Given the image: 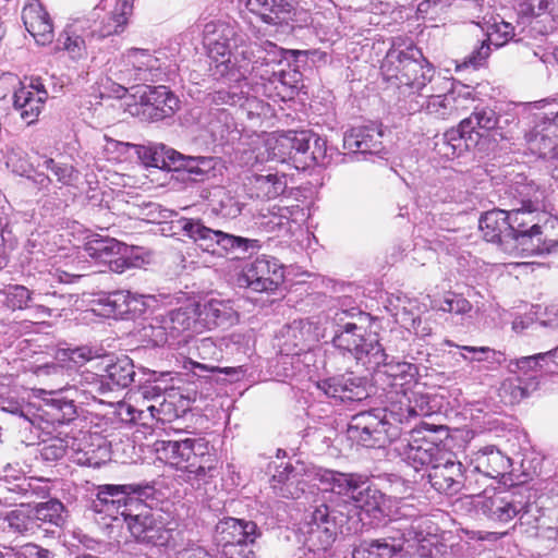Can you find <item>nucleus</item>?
Wrapping results in <instances>:
<instances>
[{
    "mask_svg": "<svg viewBox=\"0 0 558 558\" xmlns=\"http://www.w3.org/2000/svg\"><path fill=\"white\" fill-rule=\"evenodd\" d=\"M376 374V380L386 385L387 392H415L417 386L418 368L415 364L404 361H390L387 359L376 369H371Z\"/></svg>",
    "mask_w": 558,
    "mask_h": 558,
    "instance_id": "393cba45",
    "label": "nucleus"
},
{
    "mask_svg": "<svg viewBox=\"0 0 558 558\" xmlns=\"http://www.w3.org/2000/svg\"><path fill=\"white\" fill-rule=\"evenodd\" d=\"M550 360V352L537 353L529 356L509 360L507 369L518 376H534L542 368V362Z\"/></svg>",
    "mask_w": 558,
    "mask_h": 558,
    "instance_id": "3c124183",
    "label": "nucleus"
},
{
    "mask_svg": "<svg viewBox=\"0 0 558 558\" xmlns=\"http://www.w3.org/2000/svg\"><path fill=\"white\" fill-rule=\"evenodd\" d=\"M521 240L522 254L526 256L549 254L558 251V218L549 214L531 217Z\"/></svg>",
    "mask_w": 558,
    "mask_h": 558,
    "instance_id": "a211bd4d",
    "label": "nucleus"
},
{
    "mask_svg": "<svg viewBox=\"0 0 558 558\" xmlns=\"http://www.w3.org/2000/svg\"><path fill=\"white\" fill-rule=\"evenodd\" d=\"M128 529L136 543L148 548L173 549L180 532L177 524L160 511H154L145 501L140 510L126 519Z\"/></svg>",
    "mask_w": 558,
    "mask_h": 558,
    "instance_id": "39448f33",
    "label": "nucleus"
},
{
    "mask_svg": "<svg viewBox=\"0 0 558 558\" xmlns=\"http://www.w3.org/2000/svg\"><path fill=\"white\" fill-rule=\"evenodd\" d=\"M438 310L448 313L464 315L472 310L471 303L461 295L452 294L445 298L438 305Z\"/></svg>",
    "mask_w": 558,
    "mask_h": 558,
    "instance_id": "774afa93",
    "label": "nucleus"
},
{
    "mask_svg": "<svg viewBox=\"0 0 558 558\" xmlns=\"http://www.w3.org/2000/svg\"><path fill=\"white\" fill-rule=\"evenodd\" d=\"M155 451L160 459L184 472V480L193 485L206 484L217 476L218 460L204 438L159 440L155 442Z\"/></svg>",
    "mask_w": 558,
    "mask_h": 558,
    "instance_id": "7ed1b4c3",
    "label": "nucleus"
},
{
    "mask_svg": "<svg viewBox=\"0 0 558 558\" xmlns=\"http://www.w3.org/2000/svg\"><path fill=\"white\" fill-rule=\"evenodd\" d=\"M475 143L476 137L472 136L469 129L462 128V122H460L458 128L448 130L436 140L435 150L446 159H453L460 157Z\"/></svg>",
    "mask_w": 558,
    "mask_h": 558,
    "instance_id": "79ce46f5",
    "label": "nucleus"
},
{
    "mask_svg": "<svg viewBox=\"0 0 558 558\" xmlns=\"http://www.w3.org/2000/svg\"><path fill=\"white\" fill-rule=\"evenodd\" d=\"M32 295L33 292L24 286H9L0 291V302L11 311L25 310L29 307L28 303L32 301Z\"/></svg>",
    "mask_w": 558,
    "mask_h": 558,
    "instance_id": "4d7b16f0",
    "label": "nucleus"
},
{
    "mask_svg": "<svg viewBox=\"0 0 558 558\" xmlns=\"http://www.w3.org/2000/svg\"><path fill=\"white\" fill-rule=\"evenodd\" d=\"M214 26H204L203 41L211 60L210 72L215 78H227L230 82L243 81L248 73V63H239L232 41H217Z\"/></svg>",
    "mask_w": 558,
    "mask_h": 558,
    "instance_id": "dca6fc26",
    "label": "nucleus"
},
{
    "mask_svg": "<svg viewBox=\"0 0 558 558\" xmlns=\"http://www.w3.org/2000/svg\"><path fill=\"white\" fill-rule=\"evenodd\" d=\"M397 511L400 518L391 522L390 530L397 531L398 534L378 539L362 541L354 546L352 558H392L403 549L404 542H410L415 533L412 523L404 524L402 519L409 521L417 518L418 513L413 506L405 502H402Z\"/></svg>",
    "mask_w": 558,
    "mask_h": 558,
    "instance_id": "9d476101",
    "label": "nucleus"
},
{
    "mask_svg": "<svg viewBox=\"0 0 558 558\" xmlns=\"http://www.w3.org/2000/svg\"><path fill=\"white\" fill-rule=\"evenodd\" d=\"M22 19L27 32L39 45H47L53 39L52 21L38 0L26 4L22 12Z\"/></svg>",
    "mask_w": 558,
    "mask_h": 558,
    "instance_id": "4c0bfd02",
    "label": "nucleus"
},
{
    "mask_svg": "<svg viewBox=\"0 0 558 558\" xmlns=\"http://www.w3.org/2000/svg\"><path fill=\"white\" fill-rule=\"evenodd\" d=\"M7 532L28 535L36 530L32 514L22 510H12L7 513Z\"/></svg>",
    "mask_w": 558,
    "mask_h": 558,
    "instance_id": "680f3d73",
    "label": "nucleus"
},
{
    "mask_svg": "<svg viewBox=\"0 0 558 558\" xmlns=\"http://www.w3.org/2000/svg\"><path fill=\"white\" fill-rule=\"evenodd\" d=\"M1 410L8 413L19 415L32 425H36L34 416L35 404L20 401L13 398H4L0 402Z\"/></svg>",
    "mask_w": 558,
    "mask_h": 558,
    "instance_id": "0e129e2a",
    "label": "nucleus"
},
{
    "mask_svg": "<svg viewBox=\"0 0 558 558\" xmlns=\"http://www.w3.org/2000/svg\"><path fill=\"white\" fill-rule=\"evenodd\" d=\"M315 477L328 489L351 497L357 507L375 509L379 507L383 495L376 488L367 485L368 477L360 473H343L329 469H317Z\"/></svg>",
    "mask_w": 558,
    "mask_h": 558,
    "instance_id": "f8f14e48",
    "label": "nucleus"
},
{
    "mask_svg": "<svg viewBox=\"0 0 558 558\" xmlns=\"http://www.w3.org/2000/svg\"><path fill=\"white\" fill-rule=\"evenodd\" d=\"M316 387L328 398L338 399L342 402L361 401L367 396L362 379L352 374L320 380L316 384Z\"/></svg>",
    "mask_w": 558,
    "mask_h": 558,
    "instance_id": "c9c22d12",
    "label": "nucleus"
},
{
    "mask_svg": "<svg viewBox=\"0 0 558 558\" xmlns=\"http://www.w3.org/2000/svg\"><path fill=\"white\" fill-rule=\"evenodd\" d=\"M105 372L106 374L101 376L87 373L84 377L87 386L83 391L88 392V396L93 399L96 398V395H105L114 389L126 388L134 381V364L126 355L117 357L114 361L110 360L106 364Z\"/></svg>",
    "mask_w": 558,
    "mask_h": 558,
    "instance_id": "6ab92c4d",
    "label": "nucleus"
},
{
    "mask_svg": "<svg viewBox=\"0 0 558 558\" xmlns=\"http://www.w3.org/2000/svg\"><path fill=\"white\" fill-rule=\"evenodd\" d=\"M312 338L311 325L302 319L286 325L276 337L275 347L284 356L296 357L300 361L303 354L304 361L312 359L313 354L307 350V343Z\"/></svg>",
    "mask_w": 558,
    "mask_h": 558,
    "instance_id": "cd10ccee",
    "label": "nucleus"
},
{
    "mask_svg": "<svg viewBox=\"0 0 558 558\" xmlns=\"http://www.w3.org/2000/svg\"><path fill=\"white\" fill-rule=\"evenodd\" d=\"M218 81L220 78H217ZM229 84L228 88H220L207 95V99L210 105L215 106H239V102L244 97L243 89L247 87L246 74L243 81L230 82L227 78H221Z\"/></svg>",
    "mask_w": 558,
    "mask_h": 558,
    "instance_id": "09e8293b",
    "label": "nucleus"
},
{
    "mask_svg": "<svg viewBox=\"0 0 558 558\" xmlns=\"http://www.w3.org/2000/svg\"><path fill=\"white\" fill-rule=\"evenodd\" d=\"M523 211L493 209L480 218V230L487 242L497 243L505 252L522 254L521 240L531 220L524 219Z\"/></svg>",
    "mask_w": 558,
    "mask_h": 558,
    "instance_id": "1a4fd4ad",
    "label": "nucleus"
},
{
    "mask_svg": "<svg viewBox=\"0 0 558 558\" xmlns=\"http://www.w3.org/2000/svg\"><path fill=\"white\" fill-rule=\"evenodd\" d=\"M210 202L213 211L223 218L233 219L242 211V204L223 189L217 190Z\"/></svg>",
    "mask_w": 558,
    "mask_h": 558,
    "instance_id": "6e6d98bb",
    "label": "nucleus"
},
{
    "mask_svg": "<svg viewBox=\"0 0 558 558\" xmlns=\"http://www.w3.org/2000/svg\"><path fill=\"white\" fill-rule=\"evenodd\" d=\"M154 495V488L149 485L125 484L100 485L97 488L96 497L92 500L90 508L97 513L117 520L119 515L129 519L134 511L140 510L142 501Z\"/></svg>",
    "mask_w": 558,
    "mask_h": 558,
    "instance_id": "423d86ee",
    "label": "nucleus"
},
{
    "mask_svg": "<svg viewBox=\"0 0 558 558\" xmlns=\"http://www.w3.org/2000/svg\"><path fill=\"white\" fill-rule=\"evenodd\" d=\"M426 477L430 486L441 494L456 495L462 489L471 490V483L463 472L462 463L452 460L447 451L430 466Z\"/></svg>",
    "mask_w": 558,
    "mask_h": 558,
    "instance_id": "5701e85b",
    "label": "nucleus"
},
{
    "mask_svg": "<svg viewBox=\"0 0 558 558\" xmlns=\"http://www.w3.org/2000/svg\"><path fill=\"white\" fill-rule=\"evenodd\" d=\"M389 405L380 409L387 413V420L403 423L412 417L425 416L430 413L428 400L420 392H387Z\"/></svg>",
    "mask_w": 558,
    "mask_h": 558,
    "instance_id": "c756f323",
    "label": "nucleus"
},
{
    "mask_svg": "<svg viewBox=\"0 0 558 558\" xmlns=\"http://www.w3.org/2000/svg\"><path fill=\"white\" fill-rule=\"evenodd\" d=\"M462 351L471 354H482L483 357H468L462 353L465 361L488 362L490 364L501 365L507 362L506 354L501 351H496L489 347H472V345H457Z\"/></svg>",
    "mask_w": 558,
    "mask_h": 558,
    "instance_id": "e2e57ef3",
    "label": "nucleus"
},
{
    "mask_svg": "<svg viewBox=\"0 0 558 558\" xmlns=\"http://www.w3.org/2000/svg\"><path fill=\"white\" fill-rule=\"evenodd\" d=\"M133 1L134 0H117L113 11L105 16L98 24L96 23V19L99 17V12L95 9L90 14L94 24L88 27L89 32L86 36L105 38L123 32L133 12Z\"/></svg>",
    "mask_w": 558,
    "mask_h": 558,
    "instance_id": "f704fd0d",
    "label": "nucleus"
},
{
    "mask_svg": "<svg viewBox=\"0 0 558 558\" xmlns=\"http://www.w3.org/2000/svg\"><path fill=\"white\" fill-rule=\"evenodd\" d=\"M125 250L126 247L123 243L113 238L102 236L100 234H92L87 236L83 245V251L86 255L100 262L113 263L117 266V270L119 268V263H124V260L122 257H118L116 259L112 258L114 256L122 255V251Z\"/></svg>",
    "mask_w": 558,
    "mask_h": 558,
    "instance_id": "37998d69",
    "label": "nucleus"
},
{
    "mask_svg": "<svg viewBox=\"0 0 558 558\" xmlns=\"http://www.w3.org/2000/svg\"><path fill=\"white\" fill-rule=\"evenodd\" d=\"M183 412L184 410H181L175 405L171 395H169L168 398L165 397L158 405L147 404L145 409H137L129 403H123L119 407V414L122 420L138 423L144 426H148L149 421L155 418L162 423L171 422L172 420L180 417Z\"/></svg>",
    "mask_w": 558,
    "mask_h": 558,
    "instance_id": "7c9ffc66",
    "label": "nucleus"
},
{
    "mask_svg": "<svg viewBox=\"0 0 558 558\" xmlns=\"http://www.w3.org/2000/svg\"><path fill=\"white\" fill-rule=\"evenodd\" d=\"M393 451L415 471L424 470L425 474L441 459L446 450L434 441L425 438H399L395 441Z\"/></svg>",
    "mask_w": 558,
    "mask_h": 558,
    "instance_id": "412c9836",
    "label": "nucleus"
},
{
    "mask_svg": "<svg viewBox=\"0 0 558 558\" xmlns=\"http://www.w3.org/2000/svg\"><path fill=\"white\" fill-rule=\"evenodd\" d=\"M259 536L257 525L253 521L226 518L216 526V544L228 555V548L253 544Z\"/></svg>",
    "mask_w": 558,
    "mask_h": 558,
    "instance_id": "c85d7f7f",
    "label": "nucleus"
},
{
    "mask_svg": "<svg viewBox=\"0 0 558 558\" xmlns=\"http://www.w3.org/2000/svg\"><path fill=\"white\" fill-rule=\"evenodd\" d=\"M372 317L352 307L335 312L328 324L332 345L365 369H376L387 359L378 335L369 330Z\"/></svg>",
    "mask_w": 558,
    "mask_h": 558,
    "instance_id": "f03ea898",
    "label": "nucleus"
},
{
    "mask_svg": "<svg viewBox=\"0 0 558 558\" xmlns=\"http://www.w3.org/2000/svg\"><path fill=\"white\" fill-rule=\"evenodd\" d=\"M380 71L387 88L398 90L404 98H422L411 104L410 110L424 111L437 120L459 117L475 99L471 86L437 74L422 51L412 45L390 48Z\"/></svg>",
    "mask_w": 558,
    "mask_h": 558,
    "instance_id": "f257e3e1",
    "label": "nucleus"
},
{
    "mask_svg": "<svg viewBox=\"0 0 558 558\" xmlns=\"http://www.w3.org/2000/svg\"><path fill=\"white\" fill-rule=\"evenodd\" d=\"M92 436L80 432L78 436L57 435L39 442V454L43 460L53 462L68 456L80 465L95 466L98 464L95 450L89 444Z\"/></svg>",
    "mask_w": 558,
    "mask_h": 558,
    "instance_id": "2eb2a0df",
    "label": "nucleus"
},
{
    "mask_svg": "<svg viewBox=\"0 0 558 558\" xmlns=\"http://www.w3.org/2000/svg\"><path fill=\"white\" fill-rule=\"evenodd\" d=\"M162 322L161 315L155 317L148 326L143 328V336L155 347L173 345L175 340L170 336L169 329Z\"/></svg>",
    "mask_w": 558,
    "mask_h": 558,
    "instance_id": "bf43d9fd",
    "label": "nucleus"
},
{
    "mask_svg": "<svg viewBox=\"0 0 558 558\" xmlns=\"http://www.w3.org/2000/svg\"><path fill=\"white\" fill-rule=\"evenodd\" d=\"M398 434L399 428L387 420V413L380 409L356 413L347 428L348 438L366 448L385 447Z\"/></svg>",
    "mask_w": 558,
    "mask_h": 558,
    "instance_id": "9b49d317",
    "label": "nucleus"
},
{
    "mask_svg": "<svg viewBox=\"0 0 558 558\" xmlns=\"http://www.w3.org/2000/svg\"><path fill=\"white\" fill-rule=\"evenodd\" d=\"M461 122L462 128L469 129L472 136L477 140L480 133L476 129L484 131L493 130L497 125L498 117L490 108H476L469 118L463 119Z\"/></svg>",
    "mask_w": 558,
    "mask_h": 558,
    "instance_id": "864d4df0",
    "label": "nucleus"
},
{
    "mask_svg": "<svg viewBox=\"0 0 558 558\" xmlns=\"http://www.w3.org/2000/svg\"><path fill=\"white\" fill-rule=\"evenodd\" d=\"M312 138L313 132L311 131H290L287 134L282 135L277 142L279 143L280 146L289 147L296 154L306 155L311 149Z\"/></svg>",
    "mask_w": 558,
    "mask_h": 558,
    "instance_id": "052dcab7",
    "label": "nucleus"
},
{
    "mask_svg": "<svg viewBox=\"0 0 558 558\" xmlns=\"http://www.w3.org/2000/svg\"><path fill=\"white\" fill-rule=\"evenodd\" d=\"M490 54V44L487 40H483L470 54H468L463 61L457 64V70L462 68L477 69L482 66L486 59Z\"/></svg>",
    "mask_w": 558,
    "mask_h": 558,
    "instance_id": "338daca9",
    "label": "nucleus"
},
{
    "mask_svg": "<svg viewBox=\"0 0 558 558\" xmlns=\"http://www.w3.org/2000/svg\"><path fill=\"white\" fill-rule=\"evenodd\" d=\"M205 26H214L215 29L211 31L217 41H232L235 53H241L242 59L248 58L247 53L250 51L244 45L243 35L238 33L236 26L221 21H213L205 24Z\"/></svg>",
    "mask_w": 558,
    "mask_h": 558,
    "instance_id": "8fccbe9b",
    "label": "nucleus"
},
{
    "mask_svg": "<svg viewBox=\"0 0 558 558\" xmlns=\"http://www.w3.org/2000/svg\"><path fill=\"white\" fill-rule=\"evenodd\" d=\"M161 316L162 323L166 324V328L169 329V333L174 340L186 332H201L195 304L172 310Z\"/></svg>",
    "mask_w": 558,
    "mask_h": 558,
    "instance_id": "c03bdc74",
    "label": "nucleus"
},
{
    "mask_svg": "<svg viewBox=\"0 0 558 558\" xmlns=\"http://www.w3.org/2000/svg\"><path fill=\"white\" fill-rule=\"evenodd\" d=\"M101 303L106 307V314L108 316L121 317L129 314L141 312L144 303L141 296L132 294L130 291H114L107 294L101 299Z\"/></svg>",
    "mask_w": 558,
    "mask_h": 558,
    "instance_id": "a18cd8bd",
    "label": "nucleus"
},
{
    "mask_svg": "<svg viewBox=\"0 0 558 558\" xmlns=\"http://www.w3.org/2000/svg\"><path fill=\"white\" fill-rule=\"evenodd\" d=\"M178 97L163 85L146 86L141 96L143 116L150 121H160L172 117L179 109Z\"/></svg>",
    "mask_w": 558,
    "mask_h": 558,
    "instance_id": "2f4dec72",
    "label": "nucleus"
},
{
    "mask_svg": "<svg viewBox=\"0 0 558 558\" xmlns=\"http://www.w3.org/2000/svg\"><path fill=\"white\" fill-rule=\"evenodd\" d=\"M476 507L492 520L509 522L520 513L529 512V502L519 499L514 493L485 489L477 495Z\"/></svg>",
    "mask_w": 558,
    "mask_h": 558,
    "instance_id": "4be33fe9",
    "label": "nucleus"
},
{
    "mask_svg": "<svg viewBox=\"0 0 558 558\" xmlns=\"http://www.w3.org/2000/svg\"><path fill=\"white\" fill-rule=\"evenodd\" d=\"M105 149L108 153L118 154V158L126 155L130 149H134L136 155L146 165L157 168L167 166V159L172 163H175L178 159L183 158L181 154L163 144H151L144 146L108 138L106 140Z\"/></svg>",
    "mask_w": 558,
    "mask_h": 558,
    "instance_id": "bb28decb",
    "label": "nucleus"
},
{
    "mask_svg": "<svg viewBox=\"0 0 558 558\" xmlns=\"http://www.w3.org/2000/svg\"><path fill=\"white\" fill-rule=\"evenodd\" d=\"M173 228L189 236L206 250L220 246L226 253L238 258L256 253L260 247L258 240L233 235L206 227L199 219L180 217L172 221Z\"/></svg>",
    "mask_w": 558,
    "mask_h": 558,
    "instance_id": "6e6552de",
    "label": "nucleus"
},
{
    "mask_svg": "<svg viewBox=\"0 0 558 558\" xmlns=\"http://www.w3.org/2000/svg\"><path fill=\"white\" fill-rule=\"evenodd\" d=\"M48 98V93L39 77L31 78L29 83H22L21 87L14 92L13 104L20 111L21 118L32 124L38 118Z\"/></svg>",
    "mask_w": 558,
    "mask_h": 558,
    "instance_id": "473e14b6",
    "label": "nucleus"
},
{
    "mask_svg": "<svg viewBox=\"0 0 558 558\" xmlns=\"http://www.w3.org/2000/svg\"><path fill=\"white\" fill-rule=\"evenodd\" d=\"M83 29V22H77L73 25L72 31H64L58 38V47L66 50L73 59L82 58L86 53L85 37L77 34Z\"/></svg>",
    "mask_w": 558,
    "mask_h": 558,
    "instance_id": "603ef678",
    "label": "nucleus"
},
{
    "mask_svg": "<svg viewBox=\"0 0 558 558\" xmlns=\"http://www.w3.org/2000/svg\"><path fill=\"white\" fill-rule=\"evenodd\" d=\"M307 546L313 551H325L335 542L337 535V517L335 511L322 504L311 512L307 521Z\"/></svg>",
    "mask_w": 558,
    "mask_h": 558,
    "instance_id": "a878e982",
    "label": "nucleus"
},
{
    "mask_svg": "<svg viewBox=\"0 0 558 558\" xmlns=\"http://www.w3.org/2000/svg\"><path fill=\"white\" fill-rule=\"evenodd\" d=\"M101 356L100 350L86 345L61 349L57 352V359L62 363H72L73 366H83L88 361Z\"/></svg>",
    "mask_w": 558,
    "mask_h": 558,
    "instance_id": "13d9d810",
    "label": "nucleus"
},
{
    "mask_svg": "<svg viewBox=\"0 0 558 558\" xmlns=\"http://www.w3.org/2000/svg\"><path fill=\"white\" fill-rule=\"evenodd\" d=\"M197 318L203 329H211L223 325H232L238 319L236 311L230 301L210 299L204 303H196Z\"/></svg>",
    "mask_w": 558,
    "mask_h": 558,
    "instance_id": "e433bc0d",
    "label": "nucleus"
},
{
    "mask_svg": "<svg viewBox=\"0 0 558 558\" xmlns=\"http://www.w3.org/2000/svg\"><path fill=\"white\" fill-rule=\"evenodd\" d=\"M63 512L64 507L62 502L57 499H50L46 502L38 504L32 511L35 527H41L45 523H49L54 526L62 525L64 522Z\"/></svg>",
    "mask_w": 558,
    "mask_h": 558,
    "instance_id": "de8ad7c7",
    "label": "nucleus"
},
{
    "mask_svg": "<svg viewBox=\"0 0 558 558\" xmlns=\"http://www.w3.org/2000/svg\"><path fill=\"white\" fill-rule=\"evenodd\" d=\"M248 49L247 59H243L244 63H251L248 72H256L260 80L264 82L263 85L267 88V85L280 84L283 88L289 85L288 78L291 76L289 72L279 68L283 61L289 58L298 59L300 56H307L314 53L310 50H293L283 49L278 47L276 44L265 40L260 45L246 46ZM278 88V86H276Z\"/></svg>",
    "mask_w": 558,
    "mask_h": 558,
    "instance_id": "0eeeda50",
    "label": "nucleus"
},
{
    "mask_svg": "<svg viewBox=\"0 0 558 558\" xmlns=\"http://www.w3.org/2000/svg\"><path fill=\"white\" fill-rule=\"evenodd\" d=\"M283 266L275 257L262 255L247 264L238 283L255 292H272L282 283Z\"/></svg>",
    "mask_w": 558,
    "mask_h": 558,
    "instance_id": "aec40b11",
    "label": "nucleus"
},
{
    "mask_svg": "<svg viewBox=\"0 0 558 558\" xmlns=\"http://www.w3.org/2000/svg\"><path fill=\"white\" fill-rule=\"evenodd\" d=\"M472 465V473L477 472L486 477L498 478L509 472L511 460L494 446H487L474 453Z\"/></svg>",
    "mask_w": 558,
    "mask_h": 558,
    "instance_id": "ea45409f",
    "label": "nucleus"
},
{
    "mask_svg": "<svg viewBox=\"0 0 558 558\" xmlns=\"http://www.w3.org/2000/svg\"><path fill=\"white\" fill-rule=\"evenodd\" d=\"M509 193L520 205L512 209L525 213L524 219L539 217L553 209V205L548 201V190L534 181H527L525 177H518V180L509 185Z\"/></svg>",
    "mask_w": 558,
    "mask_h": 558,
    "instance_id": "b1692460",
    "label": "nucleus"
},
{
    "mask_svg": "<svg viewBox=\"0 0 558 558\" xmlns=\"http://www.w3.org/2000/svg\"><path fill=\"white\" fill-rule=\"evenodd\" d=\"M526 108L530 111L548 108L544 120L526 133L525 138L529 150L541 158L548 159L551 168L555 161H558V102L555 99L545 98L526 104Z\"/></svg>",
    "mask_w": 558,
    "mask_h": 558,
    "instance_id": "ddd939ff",
    "label": "nucleus"
},
{
    "mask_svg": "<svg viewBox=\"0 0 558 558\" xmlns=\"http://www.w3.org/2000/svg\"><path fill=\"white\" fill-rule=\"evenodd\" d=\"M120 66L114 75L126 85L162 82L177 71L167 49L130 48L122 54Z\"/></svg>",
    "mask_w": 558,
    "mask_h": 558,
    "instance_id": "20e7f679",
    "label": "nucleus"
},
{
    "mask_svg": "<svg viewBox=\"0 0 558 558\" xmlns=\"http://www.w3.org/2000/svg\"><path fill=\"white\" fill-rule=\"evenodd\" d=\"M305 482L301 480L300 474L295 473L290 463L275 466V472L270 480V487L277 497L286 499H298L305 492Z\"/></svg>",
    "mask_w": 558,
    "mask_h": 558,
    "instance_id": "a19ab883",
    "label": "nucleus"
},
{
    "mask_svg": "<svg viewBox=\"0 0 558 558\" xmlns=\"http://www.w3.org/2000/svg\"><path fill=\"white\" fill-rule=\"evenodd\" d=\"M254 191L262 199H274L282 195L287 189V178L278 172H269L254 178Z\"/></svg>",
    "mask_w": 558,
    "mask_h": 558,
    "instance_id": "49530a36",
    "label": "nucleus"
},
{
    "mask_svg": "<svg viewBox=\"0 0 558 558\" xmlns=\"http://www.w3.org/2000/svg\"><path fill=\"white\" fill-rule=\"evenodd\" d=\"M84 389L69 386L45 392L40 403L35 404L36 425L39 426L41 422L53 425L73 421L76 416V403H83L89 397L88 392L83 391Z\"/></svg>",
    "mask_w": 558,
    "mask_h": 558,
    "instance_id": "4468645a",
    "label": "nucleus"
},
{
    "mask_svg": "<svg viewBox=\"0 0 558 558\" xmlns=\"http://www.w3.org/2000/svg\"><path fill=\"white\" fill-rule=\"evenodd\" d=\"M519 33L520 27H518V23L512 25L505 21L494 22L487 29V41L496 47H501L515 37H518L517 41L526 39L523 34Z\"/></svg>",
    "mask_w": 558,
    "mask_h": 558,
    "instance_id": "5fc2aeb1",
    "label": "nucleus"
},
{
    "mask_svg": "<svg viewBox=\"0 0 558 558\" xmlns=\"http://www.w3.org/2000/svg\"><path fill=\"white\" fill-rule=\"evenodd\" d=\"M518 27L519 34L532 39L558 33V5L553 0H547L546 8L535 9L526 20H518Z\"/></svg>",
    "mask_w": 558,
    "mask_h": 558,
    "instance_id": "72a5a7b5",
    "label": "nucleus"
},
{
    "mask_svg": "<svg viewBox=\"0 0 558 558\" xmlns=\"http://www.w3.org/2000/svg\"><path fill=\"white\" fill-rule=\"evenodd\" d=\"M383 131L376 124L352 128L344 134L343 147L349 153L377 154L383 149Z\"/></svg>",
    "mask_w": 558,
    "mask_h": 558,
    "instance_id": "58836bf2",
    "label": "nucleus"
},
{
    "mask_svg": "<svg viewBox=\"0 0 558 558\" xmlns=\"http://www.w3.org/2000/svg\"><path fill=\"white\" fill-rule=\"evenodd\" d=\"M246 8L267 24L294 32L312 23L308 11L296 8L293 0H247Z\"/></svg>",
    "mask_w": 558,
    "mask_h": 558,
    "instance_id": "f3484780",
    "label": "nucleus"
},
{
    "mask_svg": "<svg viewBox=\"0 0 558 558\" xmlns=\"http://www.w3.org/2000/svg\"><path fill=\"white\" fill-rule=\"evenodd\" d=\"M252 86L247 82V87L243 89V98L239 102V107L247 113L248 118L259 117L266 111L267 104L259 99L256 95L251 94Z\"/></svg>",
    "mask_w": 558,
    "mask_h": 558,
    "instance_id": "69168bd1",
    "label": "nucleus"
}]
</instances>
